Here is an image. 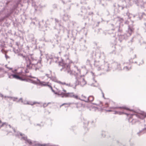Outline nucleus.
<instances>
[{
	"mask_svg": "<svg viewBox=\"0 0 146 146\" xmlns=\"http://www.w3.org/2000/svg\"><path fill=\"white\" fill-rule=\"evenodd\" d=\"M20 101L24 104H27L31 106H33L36 104H40V103L37 102H32L31 101H28L26 99H21Z\"/></svg>",
	"mask_w": 146,
	"mask_h": 146,
	"instance_id": "obj_1",
	"label": "nucleus"
},
{
	"mask_svg": "<svg viewBox=\"0 0 146 146\" xmlns=\"http://www.w3.org/2000/svg\"><path fill=\"white\" fill-rule=\"evenodd\" d=\"M23 138L25 141L26 143H28L29 144H31L32 143L31 141L29 139H28L27 137H23Z\"/></svg>",
	"mask_w": 146,
	"mask_h": 146,
	"instance_id": "obj_8",
	"label": "nucleus"
},
{
	"mask_svg": "<svg viewBox=\"0 0 146 146\" xmlns=\"http://www.w3.org/2000/svg\"><path fill=\"white\" fill-rule=\"evenodd\" d=\"M11 76L13 77V78L18 80H25V79L23 78L16 74H12Z\"/></svg>",
	"mask_w": 146,
	"mask_h": 146,
	"instance_id": "obj_3",
	"label": "nucleus"
},
{
	"mask_svg": "<svg viewBox=\"0 0 146 146\" xmlns=\"http://www.w3.org/2000/svg\"><path fill=\"white\" fill-rule=\"evenodd\" d=\"M58 94H60V95H63L64 94L63 93H60V94L59 93Z\"/></svg>",
	"mask_w": 146,
	"mask_h": 146,
	"instance_id": "obj_17",
	"label": "nucleus"
},
{
	"mask_svg": "<svg viewBox=\"0 0 146 146\" xmlns=\"http://www.w3.org/2000/svg\"><path fill=\"white\" fill-rule=\"evenodd\" d=\"M25 59L27 64V68H29L30 67V65L31 64V60L29 58L27 57H26Z\"/></svg>",
	"mask_w": 146,
	"mask_h": 146,
	"instance_id": "obj_4",
	"label": "nucleus"
},
{
	"mask_svg": "<svg viewBox=\"0 0 146 146\" xmlns=\"http://www.w3.org/2000/svg\"><path fill=\"white\" fill-rule=\"evenodd\" d=\"M79 82L80 84L82 86H84L86 84V82L85 81V79L83 78H81L80 79Z\"/></svg>",
	"mask_w": 146,
	"mask_h": 146,
	"instance_id": "obj_2",
	"label": "nucleus"
},
{
	"mask_svg": "<svg viewBox=\"0 0 146 146\" xmlns=\"http://www.w3.org/2000/svg\"><path fill=\"white\" fill-rule=\"evenodd\" d=\"M58 82L59 84H61L63 85H67V84H66V83H65V82H61L60 81H59Z\"/></svg>",
	"mask_w": 146,
	"mask_h": 146,
	"instance_id": "obj_12",
	"label": "nucleus"
},
{
	"mask_svg": "<svg viewBox=\"0 0 146 146\" xmlns=\"http://www.w3.org/2000/svg\"><path fill=\"white\" fill-rule=\"evenodd\" d=\"M110 102V101L109 100H108V101H107V102H106V103L105 104L106 107L107 108V107H108L109 104Z\"/></svg>",
	"mask_w": 146,
	"mask_h": 146,
	"instance_id": "obj_10",
	"label": "nucleus"
},
{
	"mask_svg": "<svg viewBox=\"0 0 146 146\" xmlns=\"http://www.w3.org/2000/svg\"><path fill=\"white\" fill-rule=\"evenodd\" d=\"M77 106H77V108H78L79 107V106L80 107L82 105V104L80 103H77Z\"/></svg>",
	"mask_w": 146,
	"mask_h": 146,
	"instance_id": "obj_15",
	"label": "nucleus"
},
{
	"mask_svg": "<svg viewBox=\"0 0 146 146\" xmlns=\"http://www.w3.org/2000/svg\"><path fill=\"white\" fill-rule=\"evenodd\" d=\"M137 115L141 119H144L146 116L145 114L144 113L139 114Z\"/></svg>",
	"mask_w": 146,
	"mask_h": 146,
	"instance_id": "obj_7",
	"label": "nucleus"
},
{
	"mask_svg": "<svg viewBox=\"0 0 146 146\" xmlns=\"http://www.w3.org/2000/svg\"><path fill=\"white\" fill-rule=\"evenodd\" d=\"M72 96L74 98L76 99H78L79 98H78V96L75 94H73Z\"/></svg>",
	"mask_w": 146,
	"mask_h": 146,
	"instance_id": "obj_11",
	"label": "nucleus"
},
{
	"mask_svg": "<svg viewBox=\"0 0 146 146\" xmlns=\"http://www.w3.org/2000/svg\"><path fill=\"white\" fill-rule=\"evenodd\" d=\"M88 98L86 96L84 95H82L79 99L85 102H88Z\"/></svg>",
	"mask_w": 146,
	"mask_h": 146,
	"instance_id": "obj_5",
	"label": "nucleus"
},
{
	"mask_svg": "<svg viewBox=\"0 0 146 146\" xmlns=\"http://www.w3.org/2000/svg\"><path fill=\"white\" fill-rule=\"evenodd\" d=\"M37 145L38 146H45L46 145L45 144H42L40 143L37 144Z\"/></svg>",
	"mask_w": 146,
	"mask_h": 146,
	"instance_id": "obj_13",
	"label": "nucleus"
},
{
	"mask_svg": "<svg viewBox=\"0 0 146 146\" xmlns=\"http://www.w3.org/2000/svg\"><path fill=\"white\" fill-rule=\"evenodd\" d=\"M63 90L65 92V93H66V90H65L64 89H63Z\"/></svg>",
	"mask_w": 146,
	"mask_h": 146,
	"instance_id": "obj_16",
	"label": "nucleus"
},
{
	"mask_svg": "<svg viewBox=\"0 0 146 146\" xmlns=\"http://www.w3.org/2000/svg\"><path fill=\"white\" fill-rule=\"evenodd\" d=\"M1 123V120H0V123Z\"/></svg>",
	"mask_w": 146,
	"mask_h": 146,
	"instance_id": "obj_19",
	"label": "nucleus"
},
{
	"mask_svg": "<svg viewBox=\"0 0 146 146\" xmlns=\"http://www.w3.org/2000/svg\"><path fill=\"white\" fill-rule=\"evenodd\" d=\"M88 102H91L93 101L94 99L93 96H90L88 98Z\"/></svg>",
	"mask_w": 146,
	"mask_h": 146,
	"instance_id": "obj_9",
	"label": "nucleus"
},
{
	"mask_svg": "<svg viewBox=\"0 0 146 146\" xmlns=\"http://www.w3.org/2000/svg\"><path fill=\"white\" fill-rule=\"evenodd\" d=\"M118 108H121V109H125V110H129V109L125 107H118Z\"/></svg>",
	"mask_w": 146,
	"mask_h": 146,
	"instance_id": "obj_14",
	"label": "nucleus"
},
{
	"mask_svg": "<svg viewBox=\"0 0 146 146\" xmlns=\"http://www.w3.org/2000/svg\"><path fill=\"white\" fill-rule=\"evenodd\" d=\"M44 85L48 86L49 88H50V89H51L52 91L53 92H54L55 94H58L57 93L55 92L54 91V90L52 89V88L51 86V84H50L49 83V82H47V83H46L45 84H44Z\"/></svg>",
	"mask_w": 146,
	"mask_h": 146,
	"instance_id": "obj_6",
	"label": "nucleus"
},
{
	"mask_svg": "<svg viewBox=\"0 0 146 146\" xmlns=\"http://www.w3.org/2000/svg\"><path fill=\"white\" fill-rule=\"evenodd\" d=\"M65 104H62V105L60 106V107H61V106H63L64 105H65Z\"/></svg>",
	"mask_w": 146,
	"mask_h": 146,
	"instance_id": "obj_18",
	"label": "nucleus"
}]
</instances>
